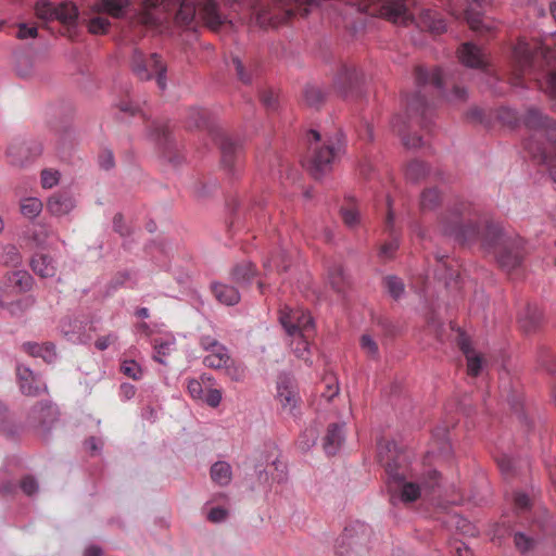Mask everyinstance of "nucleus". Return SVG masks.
<instances>
[{"instance_id": "38", "label": "nucleus", "mask_w": 556, "mask_h": 556, "mask_svg": "<svg viewBox=\"0 0 556 556\" xmlns=\"http://www.w3.org/2000/svg\"><path fill=\"white\" fill-rule=\"evenodd\" d=\"M211 478L219 485H228L231 482V466L224 460L216 462L211 467Z\"/></svg>"}, {"instance_id": "54", "label": "nucleus", "mask_w": 556, "mask_h": 556, "mask_svg": "<svg viewBox=\"0 0 556 556\" xmlns=\"http://www.w3.org/2000/svg\"><path fill=\"white\" fill-rule=\"evenodd\" d=\"M538 361L548 372H554L556 370V355L552 350L542 348L539 352Z\"/></svg>"}, {"instance_id": "64", "label": "nucleus", "mask_w": 556, "mask_h": 556, "mask_svg": "<svg viewBox=\"0 0 556 556\" xmlns=\"http://www.w3.org/2000/svg\"><path fill=\"white\" fill-rule=\"evenodd\" d=\"M201 401L211 407H217L222 401V392L218 389H208Z\"/></svg>"}, {"instance_id": "6", "label": "nucleus", "mask_w": 556, "mask_h": 556, "mask_svg": "<svg viewBox=\"0 0 556 556\" xmlns=\"http://www.w3.org/2000/svg\"><path fill=\"white\" fill-rule=\"evenodd\" d=\"M416 127L429 130L427 103L420 92L408 101L407 115L395 116L392 121L393 130L401 137L402 143L408 149H417L424 146L422 137L417 134Z\"/></svg>"}, {"instance_id": "63", "label": "nucleus", "mask_w": 556, "mask_h": 556, "mask_svg": "<svg viewBox=\"0 0 556 556\" xmlns=\"http://www.w3.org/2000/svg\"><path fill=\"white\" fill-rule=\"evenodd\" d=\"M50 233H51L50 228L47 225L40 224V225H38V229L34 230V232L31 235V239L34 240V242L37 245L41 247V245L46 244L47 239L49 238Z\"/></svg>"}, {"instance_id": "29", "label": "nucleus", "mask_w": 556, "mask_h": 556, "mask_svg": "<svg viewBox=\"0 0 556 556\" xmlns=\"http://www.w3.org/2000/svg\"><path fill=\"white\" fill-rule=\"evenodd\" d=\"M33 271L41 278H51L56 274V263L52 256L45 253H37L30 260Z\"/></svg>"}, {"instance_id": "51", "label": "nucleus", "mask_w": 556, "mask_h": 556, "mask_svg": "<svg viewBox=\"0 0 556 556\" xmlns=\"http://www.w3.org/2000/svg\"><path fill=\"white\" fill-rule=\"evenodd\" d=\"M212 379L208 376L203 375L201 380L190 379L187 383V390L190 396L194 400H202L204 395V384L210 382Z\"/></svg>"}, {"instance_id": "15", "label": "nucleus", "mask_w": 556, "mask_h": 556, "mask_svg": "<svg viewBox=\"0 0 556 556\" xmlns=\"http://www.w3.org/2000/svg\"><path fill=\"white\" fill-rule=\"evenodd\" d=\"M56 407L49 403L36 404L28 417L29 425L41 433H46L56 420Z\"/></svg>"}, {"instance_id": "46", "label": "nucleus", "mask_w": 556, "mask_h": 556, "mask_svg": "<svg viewBox=\"0 0 556 556\" xmlns=\"http://www.w3.org/2000/svg\"><path fill=\"white\" fill-rule=\"evenodd\" d=\"M174 345H175L174 338H170L167 340L154 339L153 348H154L155 354H154L153 358L161 364H165L164 357L169 355L172 353V351H174Z\"/></svg>"}, {"instance_id": "35", "label": "nucleus", "mask_w": 556, "mask_h": 556, "mask_svg": "<svg viewBox=\"0 0 556 556\" xmlns=\"http://www.w3.org/2000/svg\"><path fill=\"white\" fill-rule=\"evenodd\" d=\"M212 291L216 300L225 305H235L240 301V294L236 288L225 283H214Z\"/></svg>"}, {"instance_id": "28", "label": "nucleus", "mask_w": 556, "mask_h": 556, "mask_svg": "<svg viewBox=\"0 0 556 556\" xmlns=\"http://www.w3.org/2000/svg\"><path fill=\"white\" fill-rule=\"evenodd\" d=\"M41 153V149L39 147L30 148L24 142L13 143L8 149V156L10 161L14 165H24L28 162L33 156H37Z\"/></svg>"}, {"instance_id": "52", "label": "nucleus", "mask_w": 556, "mask_h": 556, "mask_svg": "<svg viewBox=\"0 0 556 556\" xmlns=\"http://www.w3.org/2000/svg\"><path fill=\"white\" fill-rule=\"evenodd\" d=\"M514 544L518 552L526 555L535 547L536 542L522 532H516L514 534Z\"/></svg>"}, {"instance_id": "4", "label": "nucleus", "mask_w": 556, "mask_h": 556, "mask_svg": "<svg viewBox=\"0 0 556 556\" xmlns=\"http://www.w3.org/2000/svg\"><path fill=\"white\" fill-rule=\"evenodd\" d=\"M142 5L140 22L147 26L161 24L172 11H176L177 23L189 25L198 15L213 31L228 22L214 0H142Z\"/></svg>"}, {"instance_id": "56", "label": "nucleus", "mask_w": 556, "mask_h": 556, "mask_svg": "<svg viewBox=\"0 0 556 556\" xmlns=\"http://www.w3.org/2000/svg\"><path fill=\"white\" fill-rule=\"evenodd\" d=\"M206 116L207 112L205 110L191 109L189 111L187 126L197 128L205 127L207 125Z\"/></svg>"}, {"instance_id": "12", "label": "nucleus", "mask_w": 556, "mask_h": 556, "mask_svg": "<svg viewBox=\"0 0 556 556\" xmlns=\"http://www.w3.org/2000/svg\"><path fill=\"white\" fill-rule=\"evenodd\" d=\"M275 401L283 416L296 417L301 410V397L295 380L289 375H280L276 383Z\"/></svg>"}, {"instance_id": "16", "label": "nucleus", "mask_w": 556, "mask_h": 556, "mask_svg": "<svg viewBox=\"0 0 556 556\" xmlns=\"http://www.w3.org/2000/svg\"><path fill=\"white\" fill-rule=\"evenodd\" d=\"M16 379L18 388L24 395L37 396L41 392L46 391L45 383H42L40 378L26 366L17 365Z\"/></svg>"}, {"instance_id": "25", "label": "nucleus", "mask_w": 556, "mask_h": 556, "mask_svg": "<svg viewBox=\"0 0 556 556\" xmlns=\"http://www.w3.org/2000/svg\"><path fill=\"white\" fill-rule=\"evenodd\" d=\"M498 469L507 482H513L515 478L521 476L528 468L527 462L516 460L508 455H501L496 458Z\"/></svg>"}, {"instance_id": "9", "label": "nucleus", "mask_w": 556, "mask_h": 556, "mask_svg": "<svg viewBox=\"0 0 556 556\" xmlns=\"http://www.w3.org/2000/svg\"><path fill=\"white\" fill-rule=\"evenodd\" d=\"M342 143L339 139L320 143V135L316 130L309 131V154L306 160L307 168L315 178L331 168V164L341 151Z\"/></svg>"}, {"instance_id": "30", "label": "nucleus", "mask_w": 556, "mask_h": 556, "mask_svg": "<svg viewBox=\"0 0 556 556\" xmlns=\"http://www.w3.org/2000/svg\"><path fill=\"white\" fill-rule=\"evenodd\" d=\"M343 424H331L324 438V451L327 455H334L344 441Z\"/></svg>"}, {"instance_id": "18", "label": "nucleus", "mask_w": 556, "mask_h": 556, "mask_svg": "<svg viewBox=\"0 0 556 556\" xmlns=\"http://www.w3.org/2000/svg\"><path fill=\"white\" fill-rule=\"evenodd\" d=\"M215 140L219 144L222 163L225 167L232 169L239 162L242 148L226 134H217Z\"/></svg>"}, {"instance_id": "1", "label": "nucleus", "mask_w": 556, "mask_h": 556, "mask_svg": "<svg viewBox=\"0 0 556 556\" xmlns=\"http://www.w3.org/2000/svg\"><path fill=\"white\" fill-rule=\"evenodd\" d=\"M451 453L448 426L433 429L430 450L419 460L413 462L412 451L395 441L383 438L377 443L378 462L384 469L388 483L394 486H440L446 483L438 465Z\"/></svg>"}, {"instance_id": "58", "label": "nucleus", "mask_w": 556, "mask_h": 556, "mask_svg": "<svg viewBox=\"0 0 556 556\" xmlns=\"http://www.w3.org/2000/svg\"><path fill=\"white\" fill-rule=\"evenodd\" d=\"M361 348L363 352L371 357L376 358L379 354V349L377 342L367 333L363 334L359 340Z\"/></svg>"}, {"instance_id": "55", "label": "nucleus", "mask_w": 556, "mask_h": 556, "mask_svg": "<svg viewBox=\"0 0 556 556\" xmlns=\"http://www.w3.org/2000/svg\"><path fill=\"white\" fill-rule=\"evenodd\" d=\"M267 270H277L278 273L286 271L289 267L287 254L285 252L279 253L267 260L264 264Z\"/></svg>"}, {"instance_id": "40", "label": "nucleus", "mask_w": 556, "mask_h": 556, "mask_svg": "<svg viewBox=\"0 0 556 556\" xmlns=\"http://www.w3.org/2000/svg\"><path fill=\"white\" fill-rule=\"evenodd\" d=\"M328 281L331 288L338 293H344L349 287L348 278L340 265L329 268Z\"/></svg>"}, {"instance_id": "34", "label": "nucleus", "mask_w": 556, "mask_h": 556, "mask_svg": "<svg viewBox=\"0 0 556 556\" xmlns=\"http://www.w3.org/2000/svg\"><path fill=\"white\" fill-rule=\"evenodd\" d=\"M420 495V489H389V498L393 506L412 504L416 502Z\"/></svg>"}, {"instance_id": "3", "label": "nucleus", "mask_w": 556, "mask_h": 556, "mask_svg": "<svg viewBox=\"0 0 556 556\" xmlns=\"http://www.w3.org/2000/svg\"><path fill=\"white\" fill-rule=\"evenodd\" d=\"M526 78L556 97V48L551 50L538 40L519 39L513 50L510 84L523 86Z\"/></svg>"}, {"instance_id": "10", "label": "nucleus", "mask_w": 556, "mask_h": 556, "mask_svg": "<svg viewBox=\"0 0 556 556\" xmlns=\"http://www.w3.org/2000/svg\"><path fill=\"white\" fill-rule=\"evenodd\" d=\"M407 2L408 0H356L355 5L370 15H379L395 24H407L415 20Z\"/></svg>"}, {"instance_id": "61", "label": "nucleus", "mask_w": 556, "mask_h": 556, "mask_svg": "<svg viewBox=\"0 0 556 556\" xmlns=\"http://www.w3.org/2000/svg\"><path fill=\"white\" fill-rule=\"evenodd\" d=\"M60 180V174L58 170L53 169H43L41 172V186L45 189H50L58 185Z\"/></svg>"}, {"instance_id": "32", "label": "nucleus", "mask_w": 556, "mask_h": 556, "mask_svg": "<svg viewBox=\"0 0 556 556\" xmlns=\"http://www.w3.org/2000/svg\"><path fill=\"white\" fill-rule=\"evenodd\" d=\"M465 18L469 27L481 35L491 34L495 29L493 22L486 17H483L481 12L476 11L473 8H468L465 11Z\"/></svg>"}, {"instance_id": "60", "label": "nucleus", "mask_w": 556, "mask_h": 556, "mask_svg": "<svg viewBox=\"0 0 556 556\" xmlns=\"http://www.w3.org/2000/svg\"><path fill=\"white\" fill-rule=\"evenodd\" d=\"M88 27L92 34H104L110 27V22L106 17L97 16L90 20Z\"/></svg>"}, {"instance_id": "42", "label": "nucleus", "mask_w": 556, "mask_h": 556, "mask_svg": "<svg viewBox=\"0 0 556 556\" xmlns=\"http://www.w3.org/2000/svg\"><path fill=\"white\" fill-rule=\"evenodd\" d=\"M232 65L240 81L243 84H250L252 81L255 73V65L251 61H249V63H244L238 56H233Z\"/></svg>"}, {"instance_id": "50", "label": "nucleus", "mask_w": 556, "mask_h": 556, "mask_svg": "<svg viewBox=\"0 0 556 556\" xmlns=\"http://www.w3.org/2000/svg\"><path fill=\"white\" fill-rule=\"evenodd\" d=\"M56 7L58 5H54L52 2H49L46 0L38 1L35 5L36 16L39 20H42L46 22L53 21V20H55Z\"/></svg>"}, {"instance_id": "45", "label": "nucleus", "mask_w": 556, "mask_h": 556, "mask_svg": "<svg viewBox=\"0 0 556 556\" xmlns=\"http://www.w3.org/2000/svg\"><path fill=\"white\" fill-rule=\"evenodd\" d=\"M18 427L14 422L7 406L0 404V432L5 437H13L17 433Z\"/></svg>"}, {"instance_id": "53", "label": "nucleus", "mask_w": 556, "mask_h": 556, "mask_svg": "<svg viewBox=\"0 0 556 556\" xmlns=\"http://www.w3.org/2000/svg\"><path fill=\"white\" fill-rule=\"evenodd\" d=\"M130 0H102L105 12L114 17H119L128 7Z\"/></svg>"}, {"instance_id": "41", "label": "nucleus", "mask_w": 556, "mask_h": 556, "mask_svg": "<svg viewBox=\"0 0 556 556\" xmlns=\"http://www.w3.org/2000/svg\"><path fill=\"white\" fill-rule=\"evenodd\" d=\"M442 201L441 192L437 188H426L420 194V210L433 211Z\"/></svg>"}, {"instance_id": "17", "label": "nucleus", "mask_w": 556, "mask_h": 556, "mask_svg": "<svg viewBox=\"0 0 556 556\" xmlns=\"http://www.w3.org/2000/svg\"><path fill=\"white\" fill-rule=\"evenodd\" d=\"M361 74L354 65L342 64L333 79V88L340 94H346L359 81Z\"/></svg>"}, {"instance_id": "36", "label": "nucleus", "mask_w": 556, "mask_h": 556, "mask_svg": "<svg viewBox=\"0 0 556 556\" xmlns=\"http://www.w3.org/2000/svg\"><path fill=\"white\" fill-rule=\"evenodd\" d=\"M231 363V357L225 346H217V350L211 351L204 358L203 364L213 369H225Z\"/></svg>"}, {"instance_id": "13", "label": "nucleus", "mask_w": 556, "mask_h": 556, "mask_svg": "<svg viewBox=\"0 0 556 556\" xmlns=\"http://www.w3.org/2000/svg\"><path fill=\"white\" fill-rule=\"evenodd\" d=\"M279 320L290 337L313 336L314 333L313 318L303 308L285 306L280 311Z\"/></svg>"}, {"instance_id": "59", "label": "nucleus", "mask_w": 556, "mask_h": 556, "mask_svg": "<svg viewBox=\"0 0 556 556\" xmlns=\"http://www.w3.org/2000/svg\"><path fill=\"white\" fill-rule=\"evenodd\" d=\"M384 286L388 290V292L394 298L399 299L401 294L404 291V283L403 281L395 277V276H389L384 279Z\"/></svg>"}, {"instance_id": "48", "label": "nucleus", "mask_w": 556, "mask_h": 556, "mask_svg": "<svg viewBox=\"0 0 556 556\" xmlns=\"http://www.w3.org/2000/svg\"><path fill=\"white\" fill-rule=\"evenodd\" d=\"M1 261L7 266L16 267L22 263V254L14 244H7L2 248Z\"/></svg>"}, {"instance_id": "44", "label": "nucleus", "mask_w": 556, "mask_h": 556, "mask_svg": "<svg viewBox=\"0 0 556 556\" xmlns=\"http://www.w3.org/2000/svg\"><path fill=\"white\" fill-rule=\"evenodd\" d=\"M42 202L38 198H24L20 202L21 214L29 219L37 217L42 211Z\"/></svg>"}, {"instance_id": "47", "label": "nucleus", "mask_w": 556, "mask_h": 556, "mask_svg": "<svg viewBox=\"0 0 556 556\" xmlns=\"http://www.w3.org/2000/svg\"><path fill=\"white\" fill-rule=\"evenodd\" d=\"M325 94L319 87L314 85L305 86L303 90V100L306 105L312 108H319L324 102Z\"/></svg>"}, {"instance_id": "19", "label": "nucleus", "mask_w": 556, "mask_h": 556, "mask_svg": "<svg viewBox=\"0 0 556 556\" xmlns=\"http://www.w3.org/2000/svg\"><path fill=\"white\" fill-rule=\"evenodd\" d=\"M518 325L522 332H536L542 325V312L534 304H526L518 313Z\"/></svg>"}, {"instance_id": "26", "label": "nucleus", "mask_w": 556, "mask_h": 556, "mask_svg": "<svg viewBox=\"0 0 556 556\" xmlns=\"http://www.w3.org/2000/svg\"><path fill=\"white\" fill-rule=\"evenodd\" d=\"M387 204H388V213H387V217L384 220V230L390 233L391 239L381 245L380 256H382L384 258H391L393 256L394 252L399 248V239L394 233V213L392 210V202L389 198H388Z\"/></svg>"}, {"instance_id": "21", "label": "nucleus", "mask_w": 556, "mask_h": 556, "mask_svg": "<svg viewBox=\"0 0 556 556\" xmlns=\"http://www.w3.org/2000/svg\"><path fill=\"white\" fill-rule=\"evenodd\" d=\"M458 58L468 67L484 68L488 65L484 52L471 42L462 45L458 50Z\"/></svg>"}, {"instance_id": "2", "label": "nucleus", "mask_w": 556, "mask_h": 556, "mask_svg": "<svg viewBox=\"0 0 556 556\" xmlns=\"http://www.w3.org/2000/svg\"><path fill=\"white\" fill-rule=\"evenodd\" d=\"M439 226L443 235L460 243L480 242L506 271L521 264L523 255L521 238L504 233L496 223L479 224L471 217L470 204L467 202L462 201L448 206L441 215Z\"/></svg>"}, {"instance_id": "49", "label": "nucleus", "mask_w": 556, "mask_h": 556, "mask_svg": "<svg viewBox=\"0 0 556 556\" xmlns=\"http://www.w3.org/2000/svg\"><path fill=\"white\" fill-rule=\"evenodd\" d=\"M255 274V268L251 263L237 265L232 270V278L237 283L249 282Z\"/></svg>"}, {"instance_id": "8", "label": "nucleus", "mask_w": 556, "mask_h": 556, "mask_svg": "<svg viewBox=\"0 0 556 556\" xmlns=\"http://www.w3.org/2000/svg\"><path fill=\"white\" fill-rule=\"evenodd\" d=\"M371 528L361 521L351 522L337 540V556H369Z\"/></svg>"}, {"instance_id": "57", "label": "nucleus", "mask_w": 556, "mask_h": 556, "mask_svg": "<svg viewBox=\"0 0 556 556\" xmlns=\"http://www.w3.org/2000/svg\"><path fill=\"white\" fill-rule=\"evenodd\" d=\"M121 372L134 380L142 378V369L135 361H124L121 364Z\"/></svg>"}, {"instance_id": "20", "label": "nucleus", "mask_w": 556, "mask_h": 556, "mask_svg": "<svg viewBox=\"0 0 556 556\" xmlns=\"http://www.w3.org/2000/svg\"><path fill=\"white\" fill-rule=\"evenodd\" d=\"M415 80L418 87L430 86L439 94L443 93V77L439 67L426 68L421 65L416 66Z\"/></svg>"}, {"instance_id": "31", "label": "nucleus", "mask_w": 556, "mask_h": 556, "mask_svg": "<svg viewBox=\"0 0 556 556\" xmlns=\"http://www.w3.org/2000/svg\"><path fill=\"white\" fill-rule=\"evenodd\" d=\"M431 174L430 166L421 160H410L404 166L405 179L409 182L417 184Z\"/></svg>"}, {"instance_id": "23", "label": "nucleus", "mask_w": 556, "mask_h": 556, "mask_svg": "<svg viewBox=\"0 0 556 556\" xmlns=\"http://www.w3.org/2000/svg\"><path fill=\"white\" fill-rule=\"evenodd\" d=\"M152 136L157 144L164 149V154L168 161L177 164L179 162L178 157L172 156L174 144L168 125L162 122H154L152 124Z\"/></svg>"}, {"instance_id": "11", "label": "nucleus", "mask_w": 556, "mask_h": 556, "mask_svg": "<svg viewBox=\"0 0 556 556\" xmlns=\"http://www.w3.org/2000/svg\"><path fill=\"white\" fill-rule=\"evenodd\" d=\"M131 67L135 75L141 80L156 78V84L161 90L166 87V65L157 53L144 54L142 51L135 50L131 58Z\"/></svg>"}, {"instance_id": "33", "label": "nucleus", "mask_w": 556, "mask_h": 556, "mask_svg": "<svg viewBox=\"0 0 556 556\" xmlns=\"http://www.w3.org/2000/svg\"><path fill=\"white\" fill-rule=\"evenodd\" d=\"M22 348L30 356L41 357L47 363H52L56 356L55 346L51 342H25Z\"/></svg>"}, {"instance_id": "5", "label": "nucleus", "mask_w": 556, "mask_h": 556, "mask_svg": "<svg viewBox=\"0 0 556 556\" xmlns=\"http://www.w3.org/2000/svg\"><path fill=\"white\" fill-rule=\"evenodd\" d=\"M523 124L531 131L525 149L533 160L548 165L551 178L556 182V122L531 108L523 116Z\"/></svg>"}, {"instance_id": "37", "label": "nucleus", "mask_w": 556, "mask_h": 556, "mask_svg": "<svg viewBox=\"0 0 556 556\" xmlns=\"http://www.w3.org/2000/svg\"><path fill=\"white\" fill-rule=\"evenodd\" d=\"M340 212L343 223L349 228H354L361 223L358 207L353 198L345 199Z\"/></svg>"}, {"instance_id": "22", "label": "nucleus", "mask_w": 556, "mask_h": 556, "mask_svg": "<svg viewBox=\"0 0 556 556\" xmlns=\"http://www.w3.org/2000/svg\"><path fill=\"white\" fill-rule=\"evenodd\" d=\"M76 203L72 194L66 191H60L49 197L47 201V211L53 216H63L71 213Z\"/></svg>"}, {"instance_id": "27", "label": "nucleus", "mask_w": 556, "mask_h": 556, "mask_svg": "<svg viewBox=\"0 0 556 556\" xmlns=\"http://www.w3.org/2000/svg\"><path fill=\"white\" fill-rule=\"evenodd\" d=\"M457 344L467 359L468 375L477 377L482 367L481 356L470 346L469 339L464 333L458 336Z\"/></svg>"}, {"instance_id": "39", "label": "nucleus", "mask_w": 556, "mask_h": 556, "mask_svg": "<svg viewBox=\"0 0 556 556\" xmlns=\"http://www.w3.org/2000/svg\"><path fill=\"white\" fill-rule=\"evenodd\" d=\"M311 337L312 336L291 337L292 341H291L290 345H291L293 353L295 354V356L298 358L303 359L305 363L311 362L312 350H311V345L308 342V339Z\"/></svg>"}, {"instance_id": "43", "label": "nucleus", "mask_w": 556, "mask_h": 556, "mask_svg": "<svg viewBox=\"0 0 556 556\" xmlns=\"http://www.w3.org/2000/svg\"><path fill=\"white\" fill-rule=\"evenodd\" d=\"M78 16V9L75 4L64 1L56 7L55 20L63 24H73Z\"/></svg>"}, {"instance_id": "14", "label": "nucleus", "mask_w": 556, "mask_h": 556, "mask_svg": "<svg viewBox=\"0 0 556 556\" xmlns=\"http://www.w3.org/2000/svg\"><path fill=\"white\" fill-rule=\"evenodd\" d=\"M35 280L26 270L9 271L4 276L3 285L0 286L5 299L14 301L16 295L25 296L34 287Z\"/></svg>"}, {"instance_id": "24", "label": "nucleus", "mask_w": 556, "mask_h": 556, "mask_svg": "<svg viewBox=\"0 0 556 556\" xmlns=\"http://www.w3.org/2000/svg\"><path fill=\"white\" fill-rule=\"evenodd\" d=\"M416 25L421 30H427L433 34H441L445 31V22L440 16V13L430 9L421 10L416 20Z\"/></svg>"}, {"instance_id": "62", "label": "nucleus", "mask_w": 556, "mask_h": 556, "mask_svg": "<svg viewBox=\"0 0 556 556\" xmlns=\"http://www.w3.org/2000/svg\"><path fill=\"white\" fill-rule=\"evenodd\" d=\"M498 118L504 125L509 127H515L519 123V116L517 112L511 109H502L498 112Z\"/></svg>"}, {"instance_id": "7", "label": "nucleus", "mask_w": 556, "mask_h": 556, "mask_svg": "<svg viewBox=\"0 0 556 556\" xmlns=\"http://www.w3.org/2000/svg\"><path fill=\"white\" fill-rule=\"evenodd\" d=\"M274 8H261L256 10V23L262 26L276 27L288 22L292 16H306L309 8L320 0H273Z\"/></svg>"}]
</instances>
